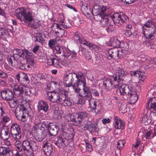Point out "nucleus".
Wrapping results in <instances>:
<instances>
[{
    "mask_svg": "<svg viewBox=\"0 0 156 156\" xmlns=\"http://www.w3.org/2000/svg\"><path fill=\"white\" fill-rule=\"evenodd\" d=\"M15 14L18 19L23 22V23L29 24L33 21L30 24V27L33 29H36L40 26V21L34 20L35 13L29 6L27 8H19L15 11Z\"/></svg>",
    "mask_w": 156,
    "mask_h": 156,
    "instance_id": "f257e3e1",
    "label": "nucleus"
},
{
    "mask_svg": "<svg viewBox=\"0 0 156 156\" xmlns=\"http://www.w3.org/2000/svg\"><path fill=\"white\" fill-rule=\"evenodd\" d=\"M13 91L16 97H19L23 98L24 96L31 97L35 94V92L33 88L30 89L25 85H14Z\"/></svg>",
    "mask_w": 156,
    "mask_h": 156,
    "instance_id": "f03ea898",
    "label": "nucleus"
},
{
    "mask_svg": "<svg viewBox=\"0 0 156 156\" xmlns=\"http://www.w3.org/2000/svg\"><path fill=\"white\" fill-rule=\"evenodd\" d=\"M54 52L55 54H61L64 59L68 58L70 56L72 58L76 59L77 58V53L74 50H70L65 46H56L55 47Z\"/></svg>",
    "mask_w": 156,
    "mask_h": 156,
    "instance_id": "7ed1b4c3",
    "label": "nucleus"
},
{
    "mask_svg": "<svg viewBox=\"0 0 156 156\" xmlns=\"http://www.w3.org/2000/svg\"><path fill=\"white\" fill-rule=\"evenodd\" d=\"M76 80L73 84V89L76 93H79L81 89L79 87L80 85L84 86L86 83L85 75L81 71L75 73V78Z\"/></svg>",
    "mask_w": 156,
    "mask_h": 156,
    "instance_id": "20e7f679",
    "label": "nucleus"
},
{
    "mask_svg": "<svg viewBox=\"0 0 156 156\" xmlns=\"http://www.w3.org/2000/svg\"><path fill=\"white\" fill-rule=\"evenodd\" d=\"M125 75V72L122 68H119L116 70L115 74L111 77L112 80H113L114 86H120L123 83V78Z\"/></svg>",
    "mask_w": 156,
    "mask_h": 156,
    "instance_id": "39448f33",
    "label": "nucleus"
},
{
    "mask_svg": "<svg viewBox=\"0 0 156 156\" xmlns=\"http://www.w3.org/2000/svg\"><path fill=\"white\" fill-rule=\"evenodd\" d=\"M110 17L113 20L115 25H121L125 23L128 20V17L122 12L115 13L111 16Z\"/></svg>",
    "mask_w": 156,
    "mask_h": 156,
    "instance_id": "423d86ee",
    "label": "nucleus"
},
{
    "mask_svg": "<svg viewBox=\"0 0 156 156\" xmlns=\"http://www.w3.org/2000/svg\"><path fill=\"white\" fill-rule=\"evenodd\" d=\"M88 105L91 111L96 114L100 112L102 109V105L101 101L98 99H90L88 101Z\"/></svg>",
    "mask_w": 156,
    "mask_h": 156,
    "instance_id": "0eeeda50",
    "label": "nucleus"
},
{
    "mask_svg": "<svg viewBox=\"0 0 156 156\" xmlns=\"http://www.w3.org/2000/svg\"><path fill=\"white\" fill-rule=\"evenodd\" d=\"M23 148L24 153H27L32 150L35 151L37 147L35 142L30 140H26L23 141L22 144Z\"/></svg>",
    "mask_w": 156,
    "mask_h": 156,
    "instance_id": "6e6552de",
    "label": "nucleus"
},
{
    "mask_svg": "<svg viewBox=\"0 0 156 156\" xmlns=\"http://www.w3.org/2000/svg\"><path fill=\"white\" fill-rule=\"evenodd\" d=\"M114 87L115 88H119L120 94L122 96L124 99L128 97V94L133 89L130 85L123 83H121L119 87Z\"/></svg>",
    "mask_w": 156,
    "mask_h": 156,
    "instance_id": "1a4fd4ad",
    "label": "nucleus"
},
{
    "mask_svg": "<svg viewBox=\"0 0 156 156\" xmlns=\"http://www.w3.org/2000/svg\"><path fill=\"white\" fill-rule=\"evenodd\" d=\"M0 93L2 99L6 101L12 100L15 96L13 90L11 89L6 88L1 90Z\"/></svg>",
    "mask_w": 156,
    "mask_h": 156,
    "instance_id": "9d476101",
    "label": "nucleus"
},
{
    "mask_svg": "<svg viewBox=\"0 0 156 156\" xmlns=\"http://www.w3.org/2000/svg\"><path fill=\"white\" fill-rule=\"evenodd\" d=\"M10 130L12 137L14 139H17L21 136V128L17 123H15L12 124Z\"/></svg>",
    "mask_w": 156,
    "mask_h": 156,
    "instance_id": "9b49d317",
    "label": "nucleus"
},
{
    "mask_svg": "<svg viewBox=\"0 0 156 156\" xmlns=\"http://www.w3.org/2000/svg\"><path fill=\"white\" fill-rule=\"evenodd\" d=\"M75 78V73H68L64 76V77L63 84L66 87H72L73 88V85L72 82L74 81Z\"/></svg>",
    "mask_w": 156,
    "mask_h": 156,
    "instance_id": "f8f14e48",
    "label": "nucleus"
},
{
    "mask_svg": "<svg viewBox=\"0 0 156 156\" xmlns=\"http://www.w3.org/2000/svg\"><path fill=\"white\" fill-rule=\"evenodd\" d=\"M15 78L20 83L23 85L26 86L30 82L29 76L24 73L17 74Z\"/></svg>",
    "mask_w": 156,
    "mask_h": 156,
    "instance_id": "ddd939ff",
    "label": "nucleus"
},
{
    "mask_svg": "<svg viewBox=\"0 0 156 156\" xmlns=\"http://www.w3.org/2000/svg\"><path fill=\"white\" fill-rule=\"evenodd\" d=\"M80 5L81 11L84 15L87 17H90L93 15V10L88 9L86 3L81 1L80 3Z\"/></svg>",
    "mask_w": 156,
    "mask_h": 156,
    "instance_id": "4468645a",
    "label": "nucleus"
},
{
    "mask_svg": "<svg viewBox=\"0 0 156 156\" xmlns=\"http://www.w3.org/2000/svg\"><path fill=\"white\" fill-rule=\"evenodd\" d=\"M43 123L46 124L45 126H44V128L46 127L48 128V131L47 133L49 136H55L57 134V130L56 125H50L51 123H48L47 121H45Z\"/></svg>",
    "mask_w": 156,
    "mask_h": 156,
    "instance_id": "2eb2a0df",
    "label": "nucleus"
},
{
    "mask_svg": "<svg viewBox=\"0 0 156 156\" xmlns=\"http://www.w3.org/2000/svg\"><path fill=\"white\" fill-rule=\"evenodd\" d=\"M156 32V29H146L143 27L142 34L144 37L148 38V40H152L155 37L154 34Z\"/></svg>",
    "mask_w": 156,
    "mask_h": 156,
    "instance_id": "dca6fc26",
    "label": "nucleus"
},
{
    "mask_svg": "<svg viewBox=\"0 0 156 156\" xmlns=\"http://www.w3.org/2000/svg\"><path fill=\"white\" fill-rule=\"evenodd\" d=\"M61 129L62 132L59 136H61L63 139H65L66 141L72 140L73 139L74 136V132L69 133L67 132V130L64 126H62Z\"/></svg>",
    "mask_w": 156,
    "mask_h": 156,
    "instance_id": "f3484780",
    "label": "nucleus"
},
{
    "mask_svg": "<svg viewBox=\"0 0 156 156\" xmlns=\"http://www.w3.org/2000/svg\"><path fill=\"white\" fill-rule=\"evenodd\" d=\"M21 106L22 107L20 108L19 112H16V117L18 120L24 122L26 120L25 112H26V109L24 107L23 105H21Z\"/></svg>",
    "mask_w": 156,
    "mask_h": 156,
    "instance_id": "a211bd4d",
    "label": "nucleus"
},
{
    "mask_svg": "<svg viewBox=\"0 0 156 156\" xmlns=\"http://www.w3.org/2000/svg\"><path fill=\"white\" fill-rule=\"evenodd\" d=\"M131 75L138 77L139 81L137 83L139 85L142 84L143 81L146 78V76L144 73L138 71L132 72L131 73Z\"/></svg>",
    "mask_w": 156,
    "mask_h": 156,
    "instance_id": "6ab92c4d",
    "label": "nucleus"
},
{
    "mask_svg": "<svg viewBox=\"0 0 156 156\" xmlns=\"http://www.w3.org/2000/svg\"><path fill=\"white\" fill-rule=\"evenodd\" d=\"M47 61V64L50 66H52L56 67H59L60 66V62L59 60L52 55L51 56L47 57L46 59Z\"/></svg>",
    "mask_w": 156,
    "mask_h": 156,
    "instance_id": "aec40b11",
    "label": "nucleus"
},
{
    "mask_svg": "<svg viewBox=\"0 0 156 156\" xmlns=\"http://www.w3.org/2000/svg\"><path fill=\"white\" fill-rule=\"evenodd\" d=\"M47 95L48 99L51 102L53 103H59L58 93L53 91L48 92Z\"/></svg>",
    "mask_w": 156,
    "mask_h": 156,
    "instance_id": "412c9836",
    "label": "nucleus"
},
{
    "mask_svg": "<svg viewBox=\"0 0 156 156\" xmlns=\"http://www.w3.org/2000/svg\"><path fill=\"white\" fill-rule=\"evenodd\" d=\"M100 84L101 85V88L102 89L107 91L110 87L112 85H114L113 80H112V78L111 79L105 78L103 81V83Z\"/></svg>",
    "mask_w": 156,
    "mask_h": 156,
    "instance_id": "4be33fe9",
    "label": "nucleus"
},
{
    "mask_svg": "<svg viewBox=\"0 0 156 156\" xmlns=\"http://www.w3.org/2000/svg\"><path fill=\"white\" fill-rule=\"evenodd\" d=\"M42 149L46 156H51L53 153V147L50 143H45L42 146Z\"/></svg>",
    "mask_w": 156,
    "mask_h": 156,
    "instance_id": "5701e85b",
    "label": "nucleus"
},
{
    "mask_svg": "<svg viewBox=\"0 0 156 156\" xmlns=\"http://www.w3.org/2000/svg\"><path fill=\"white\" fill-rule=\"evenodd\" d=\"M82 129L84 130H88L90 133H91L96 132L97 128L94 123H91L88 124L87 123L85 124Z\"/></svg>",
    "mask_w": 156,
    "mask_h": 156,
    "instance_id": "b1692460",
    "label": "nucleus"
},
{
    "mask_svg": "<svg viewBox=\"0 0 156 156\" xmlns=\"http://www.w3.org/2000/svg\"><path fill=\"white\" fill-rule=\"evenodd\" d=\"M13 152L8 147H0V156H12Z\"/></svg>",
    "mask_w": 156,
    "mask_h": 156,
    "instance_id": "393cba45",
    "label": "nucleus"
},
{
    "mask_svg": "<svg viewBox=\"0 0 156 156\" xmlns=\"http://www.w3.org/2000/svg\"><path fill=\"white\" fill-rule=\"evenodd\" d=\"M66 141L63 139L61 136H58L54 141V143L58 147L63 148L66 146Z\"/></svg>",
    "mask_w": 156,
    "mask_h": 156,
    "instance_id": "a878e982",
    "label": "nucleus"
},
{
    "mask_svg": "<svg viewBox=\"0 0 156 156\" xmlns=\"http://www.w3.org/2000/svg\"><path fill=\"white\" fill-rule=\"evenodd\" d=\"M113 121L114 122V126L116 129H123L125 125L124 122L119 119L118 116H115L113 118Z\"/></svg>",
    "mask_w": 156,
    "mask_h": 156,
    "instance_id": "bb28decb",
    "label": "nucleus"
},
{
    "mask_svg": "<svg viewBox=\"0 0 156 156\" xmlns=\"http://www.w3.org/2000/svg\"><path fill=\"white\" fill-rule=\"evenodd\" d=\"M138 99L137 93L134 91V89L128 94V97L125 98V100H129L130 103L131 104L135 103Z\"/></svg>",
    "mask_w": 156,
    "mask_h": 156,
    "instance_id": "cd10ccee",
    "label": "nucleus"
},
{
    "mask_svg": "<svg viewBox=\"0 0 156 156\" xmlns=\"http://www.w3.org/2000/svg\"><path fill=\"white\" fill-rule=\"evenodd\" d=\"M2 129L1 132H3V134L5 137V139H11L12 137L11 133L10 130H9V128L8 126L5 125V124H3L2 126Z\"/></svg>",
    "mask_w": 156,
    "mask_h": 156,
    "instance_id": "c85d7f7f",
    "label": "nucleus"
},
{
    "mask_svg": "<svg viewBox=\"0 0 156 156\" xmlns=\"http://www.w3.org/2000/svg\"><path fill=\"white\" fill-rule=\"evenodd\" d=\"M147 108L150 109L151 111H156V97L150 98L147 103Z\"/></svg>",
    "mask_w": 156,
    "mask_h": 156,
    "instance_id": "c756f323",
    "label": "nucleus"
},
{
    "mask_svg": "<svg viewBox=\"0 0 156 156\" xmlns=\"http://www.w3.org/2000/svg\"><path fill=\"white\" fill-rule=\"evenodd\" d=\"M17 57L13 56H8L7 57V60L9 65L12 67L17 68L18 66L19 62L17 61Z\"/></svg>",
    "mask_w": 156,
    "mask_h": 156,
    "instance_id": "7c9ffc66",
    "label": "nucleus"
},
{
    "mask_svg": "<svg viewBox=\"0 0 156 156\" xmlns=\"http://www.w3.org/2000/svg\"><path fill=\"white\" fill-rule=\"evenodd\" d=\"M151 111H148L147 113L144 114L142 116V121L145 125L151 123Z\"/></svg>",
    "mask_w": 156,
    "mask_h": 156,
    "instance_id": "2f4dec72",
    "label": "nucleus"
},
{
    "mask_svg": "<svg viewBox=\"0 0 156 156\" xmlns=\"http://www.w3.org/2000/svg\"><path fill=\"white\" fill-rule=\"evenodd\" d=\"M46 124L44 123H42L41 126L39 128V129L42 130L41 134H38L36 137V140L38 141H41L43 140L46 137V133L45 131V128L44 126Z\"/></svg>",
    "mask_w": 156,
    "mask_h": 156,
    "instance_id": "473e14b6",
    "label": "nucleus"
},
{
    "mask_svg": "<svg viewBox=\"0 0 156 156\" xmlns=\"http://www.w3.org/2000/svg\"><path fill=\"white\" fill-rule=\"evenodd\" d=\"M85 38L78 32L73 33V40L77 43L82 44Z\"/></svg>",
    "mask_w": 156,
    "mask_h": 156,
    "instance_id": "72a5a7b5",
    "label": "nucleus"
},
{
    "mask_svg": "<svg viewBox=\"0 0 156 156\" xmlns=\"http://www.w3.org/2000/svg\"><path fill=\"white\" fill-rule=\"evenodd\" d=\"M59 103H60L65 100L68 97V91L64 90H60L58 93Z\"/></svg>",
    "mask_w": 156,
    "mask_h": 156,
    "instance_id": "f704fd0d",
    "label": "nucleus"
},
{
    "mask_svg": "<svg viewBox=\"0 0 156 156\" xmlns=\"http://www.w3.org/2000/svg\"><path fill=\"white\" fill-rule=\"evenodd\" d=\"M38 108L39 110H43L46 112L48 111L49 107L46 102L41 100L38 101Z\"/></svg>",
    "mask_w": 156,
    "mask_h": 156,
    "instance_id": "c9c22d12",
    "label": "nucleus"
},
{
    "mask_svg": "<svg viewBox=\"0 0 156 156\" xmlns=\"http://www.w3.org/2000/svg\"><path fill=\"white\" fill-rule=\"evenodd\" d=\"M77 117L78 118L79 120V123H80V126L82 120L89 116V115L86 111H81L77 112Z\"/></svg>",
    "mask_w": 156,
    "mask_h": 156,
    "instance_id": "e433bc0d",
    "label": "nucleus"
},
{
    "mask_svg": "<svg viewBox=\"0 0 156 156\" xmlns=\"http://www.w3.org/2000/svg\"><path fill=\"white\" fill-rule=\"evenodd\" d=\"M117 48L109 49L108 51V57L113 59H118Z\"/></svg>",
    "mask_w": 156,
    "mask_h": 156,
    "instance_id": "4c0bfd02",
    "label": "nucleus"
},
{
    "mask_svg": "<svg viewBox=\"0 0 156 156\" xmlns=\"http://www.w3.org/2000/svg\"><path fill=\"white\" fill-rule=\"evenodd\" d=\"M10 30L8 28H0V38L6 39L9 35Z\"/></svg>",
    "mask_w": 156,
    "mask_h": 156,
    "instance_id": "58836bf2",
    "label": "nucleus"
},
{
    "mask_svg": "<svg viewBox=\"0 0 156 156\" xmlns=\"http://www.w3.org/2000/svg\"><path fill=\"white\" fill-rule=\"evenodd\" d=\"M143 27L156 29L155 23L151 19H149L144 24L143 26H142V29Z\"/></svg>",
    "mask_w": 156,
    "mask_h": 156,
    "instance_id": "ea45409f",
    "label": "nucleus"
},
{
    "mask_svg": "<svg viewBox=\"0 0 156 156\" xmlns=\"http://www.w3.org/2000/svg\"><path fill=\"white\" fill-rule=\"evenodd\" d=\"M13 56L20 58L23 57V49L15 48L12 50Z\"/></svg>",
    "mask_w": 156,
    "mask_h": 156,
    "instance_id": "a19ab883",
    "label": "nucleus"
},
{
    "mask_svg": "<svg viewBox=\"0 0 156 156\" xmlns=\"http://www.w3.org/2000/svg\"><path fill=\"white\" fill-rule=\"evenodd\" d=\"M14 97V99L12 102H9V105L11 108H13L15 106H16L19 103L21 102L22 101L23 98L19 97Z\"/></svg>",
    "mask_w": 156,
    "mask_h": 156,
    "instance_id": "79ce46f5",
    "label": "nucleus"
},
{
    "mask_svg": "<svg viewBox=\"0 0 156 156\" xmlns=\"http://www.w3.org/2000/svg\"><path fill=\"white\" fill-rule=\"evenodd\" d=\"M30 68V64L28 62H26V63H20L19 68L21 69L28 71L29 70Z\"/></svg>",
    "mask_w": 156,
    "mask_h": 156,
    "instance_id": "37998d69",
    "label": "nucleus"
},
{
    "mask_svg": "<svg viewBox=\"0 0 156 156\" xmlns=\"http://www.w3.org/2000/svg\"><path fill=\"white\" fill-rule=\"evenodd\" d=\"M77 113L70 116V119L71 121L74 122L75 123V125L76 126L80 127V123H79V119L77 117Z\"/></svg>",
    "mask_w": 156,
    "mask_h": 156,
    "instance_id": "c03bdc74",
    "label": "nucleus"
},
{
    "mask_svg": "<svg viewBox=\"0 0 156 156\" xmlns=\"http://www.w3.org/2000/svg\"><path fill=\"white\" fill-rule=\"evenodd\" d=\"M111 43V46L115 48H118L120 44V42L116 38H112L110 40Z\"/></svg>",
    "mask_w": 156,
    "mask_h": 156,
    "instance_id": "a18cd8bd",
    "label": "nucleus"
},
{
    "mask_svg": "<svg viewBox=\"0 0 156 156\" xmlns=\"http://www.w3.org/2000/svg\"><path fill=\"white\" fill-rule=\"evenodd\" d=\"M118 59L123 58L126 55V51L121 48H117Z\"/></svg>",
    "mask_w": 156,
    "mask_h": 156,
    "instance_id": "49530a36",
    "label": "nucleus"
},
{
    "mask_svg": "<svg viewBox=\"0 0 156 156\" xmlns=\"http://www.w3.org/2000/svg\"><path fill=\"white\" fill-rule=\"evenodd\" d=\"M62 83V81L60 80H57L51 82V85H54L55 87L59 88H62L61 85Z\"/></svg>",
    "mask_w": 156,
    "mask_h": 156,
    "instance_id": "de8ad7c7",
    "label": "nucleus"
},
{
    "mask_svg": "<svg viewBox=\"0 0 156 156\" xmlns=\"http://www.w3.org/2000/svg\"><path fill=\"white\" fill-rule=\"evenodd\" d=\"M32 38L34 39L35 42H38L41 44H43L44 41V39L42 35L40 36L34 35L32 36Z\"/></svg>",
    "mask_w": 156,
    "mask_h": 156,
    "instance_id": "09e8293b",
    "label": "nucleus"
},
{
    "mask_svg": "<svg viewBox=\"0 0 156 156\" xmlns=\"http://www.w3.org/2000/svg\"><path fill=\"white\" fill-rule=\"evenodd\" d=\"M79 96L83 98H85V99L88 101L92 98V96L91 94H88L85 93L83 91L79 94Z\"/></svg>",
    "mask_w": 156,
    "mask_h": 156,
    "instance_id": "8fccbe9b",
    "label": "nucleus"
},
{
    "mask_svg": "<svg viewBox=\"0 0 156 156\" xmlns=\"http://www.w3.org/2000/svg\"><path fill=\"white\" fill-rule=\"evenodd\" d=\"M57 28L58 29V31H56L55 33L56 34H59V35L62 37H65L67 35V32L66 30L60 27Z\"/></svg>",
    "mask_w": 156,
    "mask_h": 156,
    "instance_id": "3c124183",
    "label": "nucleus"
},
{
    "mask_svg": "<svg viewBox=\"0 0 156 156\" xmlns=\"http://www.w3.org/2000/svg\"><path fill=\"white\" fill-rule=\"evenodd\" d=\"M57 43L56 40L55 39H52L50 40L48 43V45L49 47L51 49L53 48H55L54 49H55V47L56 46H55L56 44ZM57 45H56V46ZM55 49H54V51Z\"/></svg>",
    "mask_w": 156,
    "mask_h": 156,
    "instance_id": "603ef678",
    "label": "nucleus"
},
{
    "mask_svg": "<svg viewBox=\"0 0 156 156\" xmlns=\"http://www.w3.org/2000/svg\"><path fill=\"white\" fill-rule=\"evenodd\" d=\"M71 25H67V24L66 25V23L64 22H61V23H60L59 24H56V27H60L61 28L63 27L65 29H68L71 27Z\"/></svg>",
    "mask_w": 156,
    "mask_h": 156,
    "instance_id": "864d4df0",
    "label": "nucleus"
},
{
    "mask_svg": "<svg viewBox=\"0 0 156 156\" xmlns=\"http://www.w3.org/2000/svg\"><path fill=\"white\" fill-rule=\"evenodd\" d=\"M109 20L106 16H104L102 19H101V21L100 22V23L101 24L104 26H107L109 25Z\"/></svg>",
    "mask_w": 156,
    "mask_h": 156,
    "instance_id": "5fc2aeb1",
    "label": "nucleus"
},
{
    "mask_svg": "<svg viewBox=\"0 0 156 156\" xmlns=\"http://www.w3.org/2000/svg\"><path fill=\"white\" fill-rule=\"evenodd\" d=\"M60 104H62L66 106H70L72 105V103L69 100V99L67 97L66 98L65 100Z\"/></svg>",
    "mask_w": 156,
    "mask_h": 156,
    "instance_id": "6e6d98bb",
    "label": "nucleus"
},
{
    "mask_svg": "<svg viewBox=\"0 0 156 156\" xmlns=\"http://www.w3.org/2000/svg\"><path fill=\"white\" fill-rule=\"evenodd\" d=\"M124 141L123 140H120L117 143V147L120 150L122 149L124 147Z\"/></svg>",
    "mask_w": 156,
    "mask_h": 156,
    "instance_id": "4d7b16f0",
    "label": "nucleus"
},
{
    "mask_svg": "<svg viewBox=\"0 0 156 156\" xmlns=\"http://www.w3.org/2000/svg\"><path fill=\"white\" fill-rule=\"evenodd\" d=\"M99 14L104 16H105L108 15V14L107 13L106 7L105 6H103L102 7L100 11Z\"/></svg>",
    "mask_w": 156,
    "mask_h": 156,
    "instance_id": "13d9d810",
    "label": "nucleus"
},
{
    "mask_svg": "<svg viewBox=\"0 0 156 156\" xmlns=\"http://www.w3.org/2000/svg\"><path fill=\"white\" fill-rule=\"evenodd\" d=\"M90 93H91V95H92L94 97H98L99 96V91L94 89H91L90 90Z\"/></svg>",
    "mask_w": 156,
    "mask_h": 156,
    "instance_id": "bf43d9fd",
    "label": "nucleus"
},
{
    "mask_svg": "<svg viewBox=\"0 0 156 156\" xmlns=\"http://www.w3.org/2000/svg\"><path fill=\"white\" fill-rule=\"evenodd\" d=\"M26 53L27 55V56H25V59H27L28 58V57H30V56H32L33 55V53L29 51L28 50L26 49H23V56L24 53Z\"/></svg>",
    "mask_w": 156,
    "mask_h": 156,
    "instance_id": "052dcab7",
    "label": "nucleus"
},
{
    "mask_svg": "<svg viewBox=\"0 0 156 156\" xmlns=\"http://www.w3.org/2000/svg\"><path fill=\"white\" fill-rule=\"evenodd\" d=\"M8 77L7 73L2 70H0V78L2 79H6Z\"/></svg>",
    "mask_w": 156,
    "mask_h": 156,
    "instance_id": "680f3d73",
    "label": "nucleus"
},
{
    "mask_svg": "<svg viewBox=\"0 0 156 156\" xmlns=\"http://www.w3.org/2000/svg\"><path fill=\"white\" fill-rule=\"evenodd\" d=\"M108 25V26L106 28V30L108 33L112 32L114 30L115 25Z\"/></svg>",
    "mask_w": 156,
    "mask_h": 156,
    "instance_id": "e2e57ef3",
    "label": "nucleus"
},
{
    "mask_svg": "<svg viewBox=\"0 0 156 156\" xmlns=\"http://www.w3.org/2000/svg\"><path fill=\"white\" fill-rule=\"evenodd\" d=\"M4 67L5 70L9 71L12 72L13 70V69L11 67L6 63H4Z\"/></svg>",
    "mask_w": 156,
    "mask_h": 156,
    "instance_id": "0e129e2a",
    "label": "nucleus"
},
{
    "mask_svg": "<svg viewBox=\"0 0 156 156\" xmlns=\"http://www.w3.org/2000/svg\"><path fill=\"white\" fill-rule=\"evenodd\" d=\"M26 60L27 62L30 64V66H34L35 64L34 59L30 57H28V58H27Z\"/></svg>",
    "mask_w": 156,
    "mask_h": 156,
    "instance_id": "69168bd1",
    "label": "nucleus"
},
{
    "mask_svg": "<svg viewBox=\"0 0 156 156\" xmlns=\"http://www.w3.org/2000/svg\"><path fill=\"white\" fill-rule=\"evenodd\" d=\"M29 110H30L29 112H28V111L26 110V112H25V113L29 117L30 119H32L34 116L33 112L31 108H29Z\"/></svg>",
    "mask_w": 156,
    "mask_h": 156,
    "instance_id": "338daca9",
    "label": "nucleus"
},
{
    "mask_svg": "<svg viewBox=\"0 0 156 156\" xmlns=\"http://www.w3.org/2000/svg\"><path fill=\"white\" fill-rule=\"evenodd\" d=\"M123 32L125 36L128 37L131 36L132 34L131 31L129 30H124Z\"/></svg>",
    "mask_w": 156,
    "mask_h": 156,
    "instance_id": "774afa93",
    "label": "nucleus"
}]
</instances>
